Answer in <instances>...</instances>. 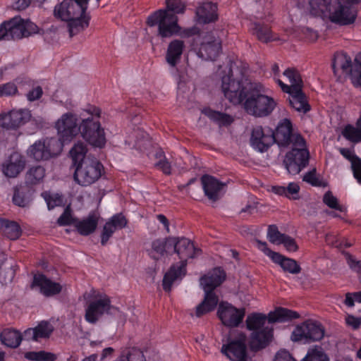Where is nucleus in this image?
<instances>
[{"instance_id":"1","label":"nucleus","mask_w":361,"mask_h":361,"mask_svg":"<svg viewBox=\"0 0 361 361\" xmlns=\"http://www.w3.org/2000/svg\"><path fill=\"white\" fill-rule=\"evenodd\" d=\"M221 90L224 96L233 104L243 103L245 111L257 118L272 114L277 106L276 100L267 94L268 89L259 82H250L243 87L241 82L232 78V70L226 66L219 73Z\"/></svg>"},{"instance_id":"2","label":"nucleus","mask_w":361,"mask_h":361,"mask_svg":"<svg viewBox=\"0 0 361 361\" xmlns=\"http://www.w3.org/2000/svg\"><path fill=\"white\" fill-rule=\"evenodd\" d=\"M280 147H290L284 158L283 165L291 175L299 173L308 164L309 152L304 138L299 134L293 133L292 123L289 119L281 120L274 133V143Z\"/></svg>"},{"instance_id":"3","label":"nucleus","mask_w":361,"mask_h":361,"mask_svg":"<svg viewBox=\"0 0 361 361\" xmlns=\"http://www.w3.org/2000/svg\"><path fill=\"white\" fill-rule=\"evenodd\" d=\"M298 317L297 312L282 307L270 312L267 316L259 312L249 314L245 324L247 329L251 331L250 348L252 350H258L265 348L272 341L273 328L266 324L267 320L269 323L282 322Z\"/></svg>"},{"instance_id":"4","label":"nucleus","mask_w":361,"mask_h":361,"mask_svg":"<svg viewBox=\"0 0 361 361\" xmlns=\"http://www.w3.org/2000/svg\"><path fill=\"white\" fill-rule=\"evenodd\" d=\"M361 0H309L308 11L316 17L339 25L353 24L357 11L353 6Z\"/></svg>"},{"instance_id":"5","label":"nucleus","mask_w":361,"mask_h":361,"mask_svg":"<svg viewBox=\"0 0 361 361\" xmlns=\"http://www.w3.org/2000/svg\"><path fill=\"white\" fill-rule=\"evenodd\" d=\"M90 1L63 0L54 6V18L66 23L70 37L77 35L88 27L91 19L87 12Z\"/></svg>"},{"instance_id":"6","label":"nucleus","mask_w":361,"mask_h":361,"mask_svg":"<svg viewBox=\"0 0 361 361\" xmlns=\"http://www.w3.org/2000/svg\"><path fill=\"white\" fill-rule=\"evenodd\" d=\"M169 245L171 247L173 248L180 262L178 265L172 266L165 274L163 279V288L166 291H170L172 284L183 279L186 273L187 260L195 257L200 252L189 239L185 238H171Z\"/></svg>"},{"instance_id":"7","label":"nucleus","mask_w":361,"mask_h":361,"mask_svg":"<svg viewBox=\"0 0 361 361\" xmlns=\"http://www.w3.org/2000/svg\"><path fill=\"white\" fill-rule=\"evenodd\" d=\"M101 110L88 106L82 110L81 137L92 147L102 149L106 143V133L99 120Z\"/></svg>"},{"instance_id":"8","label":"nucleus","mask_w":361,"mask_h":361,"mask_svg":"<svg viewBox=\"0 0 361 361\" xmlns=\"http://www.w3.org/2000/svg\"><path fill=\"white\" fill-rule=\"evenodd\" d=\"M250 339L240 330L230 332L221 348V353L230 361H252L250 355Z\"/></svg>"},{"instance_id":"9","label":"nucleus","mask_w":361,"mask_h":361,"mask_svg":"<svg viewBox=\"0 0 361 361\" xmlns=\"http://www.w3.org/2000/svg\"><path fill=\"white\" fill-rule=\"evenodd\" d=\"M39 28L36 24L20 16H15L0 25V41L20 39L37 34Z\"/></svg>"},{"instance_id":"10","label":"nucleus","mask_w":361,"mask_h":361,"mask_svg":"<svg viewBox=\"0 0 361 361\" xmlns=\"http://www.w3.org/2000/svg\"><path fill=\"white\" fill-rule=\"evenodd\" d=\"M82 114H80V121L78 116L73 113H65L55 122L54 127L57 132L58 138L62 144V149L65 145L70 143L82 132Z\"/></svg>"},{"instance_id":"11","label":"nucleus","mask_w":361,"mask_h":361,"mask_svg":"<svg viewBox=\"0 0 361 361\" xmlns=\"http://www.w3.org/2000/svg\"><path fill=\"white\" fill-rule=\"evenodd\" d=\"M150 27L157 26L158 34L162 38L171 37L180 32L176 15L167 10H159L147 18Z\"/></svg>"},{"instance_id":"12","label":"nucleus","mask_w":361,"mask_h":361,"mask_svg":"<svg viewBox=\"0 0 361 361\" xmlns=\"http://www.w3.org/2000/svg\"><path fill=\"white\" fill-rule=\"evenodd\" d=\"M103 166L94 158H87L75 166L74 180L81 186H89L97 181L102 176Z\"/></svg>"},{"instance_id":"13","label":"nucleus","mask_w":361,"mask_h":361,"mask_svg":"<svg viewBox=\"0 0 361 361\" xmlns=\"http://www.w3.org/2000/svg\"><path fill=\"white\" fill-rule=\"evenodd\" d=\"M62 150V144L56 137H50L34 142L27 149V154L36 161H42L57 156Z\"/></svg>"},{"instance_id":"14","label":"nucleus","mask_w":361,"mask_h":361,"mask_svg":"<svg viewBox=\"0 0 361 361\" xmlns=\"http://www.w3.org/2000/svg\"><path fill=\"white\" fill-rule=\"evenodd\" d=\"M192 48L200 58L213 61L220 53L221 41L212 34L198 35L194 38Z\"/></svg>"},{"instance_id":"15","label":"nucleus","mask_w":361,"mask_h":361,"mask_svg":"<svg viewBox=\"0 0 361 361\" xmlns=\"http://www.w3.org/2000/svg\"><path fill=\"white\" fill-rule=\"evenodd\" d=\"M105 313L119 315L120 311L110 305L109 297L104 294L97 295L89 302L85 308V320L90 324H95Z\"/></svg>"},{"instance_id":"16","label":"nucleus","mask_w":361,"mask_h":361,"mask_svg":"<svg viewBox=\"0 0 361 361\" xmlns=\"http://www.w3.org/2000/svg\"><path fill=\"white\" fill-rule=\"evenodd\" d=\"M324 336V329L320 323L307 320L298 325L291 334V340L309 343L320 341Z\"/></svg>"},{"instance_id":"17","label":"nucleus","mask_w":361,"mask_h":361,"mask_svg":"<svg viewBox=\"0 0 361 361\" xmlns=\"http://www.w3.org/2000/svg\"><path fill=\"white\" fill-rule=\"evenodd\" d=\"M245 313V307H236L226 301L219 302L216 312L217 317L221 324L228 328L239 326L243 322Z\"/></svg>"},{"instance_id":"18","label":"nucleus","mask_w":361,"mask_h":361,"mask_svg":"<svg viewBox=\"0 0 361 361\" xmlns=\"http://www.w3.org/2000/svg\"><path fill=\"white\" fill-rule=\"evenodd\" d=\"M334 74L341 78L343 75H351L352 82L355 86H361V65L352 71V60L346 54L340 52L334 55L332 63Z\"/></svg>"},{"instance_id":"19","label":"nucleus","mask_w":361,"mask_h":361,"mask_svg":"<svg viewBox=\"0 0 361 361\" xmlns=\"http://www.w3.org/2000/svg\"><path fill=\"white\" fill-rule=\"evenodd\" d=\"M257 247L262 250L267 257H269L273 262L279 265L282 269L292 274H299L301 268L298 262L290 258L286 257L279 252L271 250L265 242L257 240Z\"/></svg>"},{"instance_id":"20","label":"nucleus","mask_w":361,"mask_h":361,"mask_svg":"<svg viewBox=\"0 0 361 361\" xmlns=\"http://www.w3.org/2000/svg\"><path fill=\"white\" fill-rule=\"evenodd\" d=\"M274 144V132L262 126L253 128L250 137V145L255 150L264 152Z\"/></svg>"},{"instance_id":"21","label":"nucleus","mask_w":361,"mask_h":361,"mask_svg":"<svg viewBox=\"0 0 361 361\" xmlns=\"http://www.w3.org/2000/svg\"><path fill=\"white\" fill-rule=\"evenodd\" d=\"M26 159L19 152L10 154L1 165L3 174L8 178L17 177L25 168Z\"/></svg>"},{"instance_id":"22","label":"nucleus","mask_w":361,"mask_h":361,"mask_svg":"<svg viewBox=\"0 0 361 361\" xmlns=\"http://www.w3.org/2000/svg\"><path fill=\"white\" fill-rule=\"evenodd\" d=\"M128 221L121 213L116 214L109 219L103 226L101 233V243L104 245L117 231L125 228Z\"/></svg>"},{"instance_id":"23","label":"nucleus","mask_w":361,"mask_h":361,"mask_svg":"<svg viewBox=\"0 0 361 361\" xmlns=\"http://www.w3.org/2000/svg\"><path fill=\"white\" fill-rule=\"evenodd\" d=\"M32 286L38 288L40 293L47 297L56 295L62 289L60 283L50 280L43 274L35 275Z\"/></svg>"},{"instance_id":"24","label":"nucleus","mask_w":361,"mask_h":361,"mask_svg":"<svg viewBox=\"0 0 361 361\" xmlns=\"http://www.w3.org/2000/svg\"><path fill=\"white\" fill-rule=\"evenodd\" d=\"M201 182L205 195L210 200H216L224 192L225 185L212 176H203Z\"/></svg>"},{"instance_id":"25","label":"nucleus","mask_w":361,"mask_h":361,"mask_svg":"<svg viewBox=\"0 0 361 361\" xmlns=\"http://www.w3.org/2000/svg\"><path fill=\"white\" fill-rule=\"evenodd\" d=\"M99 215L96 212H91L86 217L73 221V226L77 232L82 235H88L94 233L97 227Z\"/></svg>"},{"instance_id":"26","label":"nucleus","mask_w":361,"mask_h":361,"mask_svg":"<svg viewBox=\"0 0 361 361\" xmlns=\"http://www.w3.org/2000/svg\"><path fill=\"white\" fill-rule=\"evenodd\" d=\"M225 279L224 271L220 268H214L201 277L200 285L203 290H214L224 282Z\"/></svg>"},{"instance_id":"27","label":"nucleus","mask_w":361,"mask_h":361,"mask_svg":"<svg viewBox=\"0 0 361 361\" xmlns=\"http://www.w3.org/2000/svg\"><path fill=\"white\" fill-rule=\"evenodd\" d=\"M283 75L286 77L290 85L285 84L279 78L274 76V80L281 87L283 92H290L292 90L301 89L302 87V81L300 73L293 68H288L283 72Z\"/></svg>"},{"instance_id":"28","label":"nucleus","mask_w":361,"mask_h":361,"mask_svg":"<svg viewBox=\"0 0 361 361\" xmlns=\"http://www.w3.org/2000/svg\"><path fill=\"white\" fill-rule=\"evenodd\" d=\"M250 32L264 43L276 41L279 37L271 30L270 27L264 23L252 22L249 25Z\"/></svg>"},{"instance_id":"29","label":"nucleus","mask_w":361,"mask_h":361,"mask_svg":"<svg viewBox=\"0 0 361 361\" xmlns=\"http://www.w3.org/2000/svg\"><path fill=\"white\" fill-rule=\"evenodd\" d=\"M53 331L54 327L50 323L42 322L36 327L25 330L24 337L27 340L38 341L39 339L49 338Z\"/></svg>"},{"instance_id":"30","label":"nucleus","mask_w":361,"mask_h":361,"mask_svg":"<svg viewBox=\"0 0 361 361\" xmlns=\"http://www.w3.org/2000/svg\"><path fill=\"white\" fill-rule=\"evenodd\" d=\"M183 49L184 43L179 39H174L168 45L166 53V61L171 68H175L180 62Z\"/></svg>"},{"instance_id":"31","label":"nucleus","mask_w":361,"mask_h":361,"mask_svg":"<svg viewBox=\"0 0 361 361\" xmlns=\"http://www.w3.org/2000/svg\"><path fill=\"white\" fill-rule=\"evenodd\" d=\"M286 93L289 94L288 99L290 106L295 111L305 114L310 110V106L302 88L287 92Z\"/></svg>"},{"instance_id":"32","label":"nucleus","mask_w":361,"mask_h":361,"mask_svg":"<svg viewBox=\"0 0 361 361\" xmlns=\"http://www.w3.org/2000/svg\"><path fill=\"white\" fill-rule=\"evenodd\" d=\"M196 16L200 23H209L217 19L216 4L204 2L197 8Z\"/></svg>"},{"instance_id":"33","label":"nucleus","mask_w":361,"mask_h":361,"mask_svg":"<svg viewBox=\"0 0 361 361\" xmlns=\"http://www.w3.org/2000/svg\"><path fill=\"white\" fill-rule=\"evenodd\" d=\"M204 290V300L196 307L195 315L197 317H201L202 315L214 310L219 302V298L213 290Z\"/></svg>"},{"instance_id":"34","label":"nucleus","mask_w":361,"mask_h":361,"mask_svg":"<svg viewBox=\"0 0 361 361\" xmlns=\"http://www.w3.org/2000/svg\"><path fill=\"white\" fill-rule=\"evenodd\" d=\"M271 191L276 195L286 197L289 200H296L300 197V186L297 183L295 182L289 183L287 186H271Z\"/></svg>"},{"instance_id":"35","label":"nucleus","mask_w":361,"mask_h":361,"mask_svg":"<svg viewBox=\"0 0 361 361\" xmlns=\"http://www.w3.org/2000/svg\"><path fill=\"white\" fill-rule=\"evenodd\" d=\"M340 153L351 162L353 176L357 182L361 184V159L357 157L354 151L347 148H341Z\"/></svg>"},{"instance_id":"36","label":"nucleus","mask_w":361,"mask_h":361,"mask_svg":"<svg viewBox=\"0 0 361 361\" xmlns=\"http://www.w3.org/2000/svg\"><path fill=\"white\" fill-rule=\"evenodd\" d=\"M87 147L84 142L78 141L74 144L69 154L75 167L87 158H90L87 157Z\"/></svg>"},{"instance_id":"37","label":"nucleus","mask_w":361,"mask_h":361,"mask_svg":"<svg viewBox=\"0 0 361 361\" xmlns=\"http://www.w3.org/2000/svg\"><path fill=\"white\" fill-rule=\"evenodd\" d=\"M0 228L3 234L10 240H16L19 238L21 230L18 224L0 219Z\"/></svg>"},{"instance_id":"38","label":"nucleus","mask_w":361,"mask_h":361,"mask_svg":"<svg viewBox=\"0 0 361 361\" xmlns=\"http://www.w3.org/2000/svg\"><path fill=\"white\" fill-rule=\"evenodd\" d=\"M342 135L346 140L352 142L357 143L361 142V112L355 126L347 125L343 128Z\"/></svg>"},{"instance_id":"39","label":"nucleus","mask_w":361,"mask_h":361,"mask_svg":"<svg viewBox=\"0 0 361 361\" xmlns=\"http://www.w3.org/2000/svg\"><path fill=\"white\" fill-rule=\"evenodd\" d=\"M2 343L10 348H17L21 343L22 336L18 331L5 329L1 334Z\"/></svg>"},{"instance_id":"40","label":"nucleus","mask_w":361,"mask_h":361,"mask_svg":"<svg viewBox=\"0 0 361 361\" xmlns=\"http://www.w3.org/2000/svg\"><path fill=\"white\" fill-rule=\"evenodd\" d=\"M202 112L219 126H228L233 121L230 115L214 111L209 108L204 109Z\"/></svg>"},{"instance_id":"41","label":"nucleus","mask_w":361,"mask_h":361,"mask_svg":"<svg viewBox=\"0 0 361 361\" xmlns=\"http://www.w3.org/2000/svg\"><path fill=\"white\" fill-rule=\"evenodd\" d=\"M11 111L13 118V123L11 125L13 126V130L21 127L31 120V112L28 109H21L12 110Z\"/></svg>"},{"instance_id":"42","label":"nucleus","mask_w":361,"mask_h":361,"mask_svg":"<svg viewBox=\"0 0 361 361\" xmlns=\"http://www.w3.org/2000/svg\"><path fill=\"white\" fill-rule=\"evenodd\" d=\"M169 240L170 239L166 241L161 240L153 241L152 250L149 252L150 256L155 259H158L163 257L165 252H169V250L172 248L170 247Z\"/></svg>"},{"instance_id":"43","label":"nucleus","mask_w":361,"mask_h":361,"mask_svg":"<svg viewBox=\"0 0 361 361\" xmlns=\"http://www.w3.org/2000/svg\"><path fill=\"white\" fill-rule=\"evenodd\" d=\"M301 361H329V358L321 346L315 345L308 349Z\"/></svg>"},{"instance_id":"44","label":"nucleus","mask_w":361,"mask_h":361,"mask_svg":"<svg viewBox=\"0 0 361 361\" xmlns=\"http://www.w3.org/2000/svg\"><path fill=\"white\" fill-rule=\"evenodd\" d=\"M25 357L32 361H55L56 360L55 354L43 350L27 352L25 354Z\"/></svg>"},{"instance_id":"45","label":"nucleus","mask_w":361,"mask_h":361,"mask_svg":"<svg viewBox=\"0 0 361 361\" xmlns=\"http://www.w3.org/2000/svg\"><path fill=\"white\" fill-rule=\"evenodd\" d=\"M45 175V170L40 166L30 168L26 173V180L30 184H36L41 181Z\"/></svg>"},{"instance_id":"46","label":"nucleus","mask_w":361,"mask_h":361,"mask_svg":"<svg viewBox=\"0 0 361 361\" xmlns=\"http://www.w3.org/2000/svg\"><path fill=\"white\" fill-rule=\"evenodd\" d=\"M42 196L47 202L49 209H52L56 207H59L63 204V200L62 195L58 193H51L49 192H44Z\"/></svg>"},{"instance_id":"47","label":"nucleus","mask_w":361,"mask_h":361,"mask_svg":"<svg viewBox=\"0 0 361 361\" xmlns=\"http://www.w3.org/2000/svg\"><path fill=\"white\" fill-rule=\"evenodd\" d=\"M286 234L280 233L277 226L271 225L267 231V238L273 244L281 245V240L285 238Z\"/></svg>"},{"instance_id":"48","label":"nucleus","mask_w":361,"mask_h":361,"mask_svg":"<svg viewBox=\"0 0 361 361\" xmlns=\"http://www.w3.org/2000/svg\"><path fill=\"white\" fill-rule=\"evenodd\" d=\"M323 202L330 208L335 209L340 212H344V208L338 204L337 198L334 197L330 191L324 194Z\"/></svg>"},{"instance_id":"49","label":"nucleus","mask_w":361,"mask_h":361,"mask_svg":"<svg viewBox=\"0 0 361 361\" xmlns=\"http://www.w3.org/2000/svg\"><path fill=\"white\" fill-rule=\"evenodd\" d=\"M166 9L171 13L176 15V13H181L184 12L185 5L180 0H166Z\"/></svg>"},{"instance_id":"50","label":"nucleus","mask_w":361,"mask_h":361,"mask_svg":"<svg viewBox=\"0 0 361 361\" xmlns=\"http://www.w3.org/2000/svg\"><path fill=\"white\" fill-rule=\"evenodd\" d=\"M303 180L314 186L323 185V181L317 176L315 169L305 173L303 177Z\"/></svg>"},{"instance_id":"51","label":"nucleus","mask_w":361,"mask_h":361,"mask_svg":"<svg viewBox=\"0 0 361 361\" xmlns=\"http://www.w3.org/2000/svg\"><path fill=\"white\" fill-rule=\"evenodd\" d=\"M157 157L159 158V161H157L155 165L159 169H161L165 174L171 173V165L169 161L165 159L162 152L157 153Z\"/></svg>"},{"instance_id":"52","label":"nucleus","mask_w":361,"mask_h":361,"mask_svg":"<svg viewBox=\"0 0 361 361\" xmlns=\"http://www.w3.org/2000/svg\"><path fill=\"white\" fill-rule=\"evenodd\" d=\"M17 91V87L13 82L0 85V97L11 96L15 94Z\"/></svg>"},{"instance_id":"53","label":"nucleus","mask_w":361,"mask_h":361,"mask_svg":"<svg viewBox=\"0 0 361 361\" xmlns=\"http://www.w3.org/2000/svg\"><path fill=\"white\" fill-rule=\"evenodd\" d=\"M76 219H74L72 216L71 211L69 207H67L63 213L58 219V224L60 226H66L69 224H72L73 226V221Z\"/></svg>"},{"instance_id":"54","label":"nucleus","mask_w":361,"mask_h":361,"mask_svg":"<svg viewBox=\"0 0 361 361\" xmlns=\"http://www.w3.org/2000/svg\"><path fill=\"white\" fill-rule=\"evenodd\" d=\"M12 123L13 118L11 111H9L8 113H2L0 114V127L7 130L13 129V126L11 125Z\"/></svg>"},{"instance_id":"55","label":"nucleus","mask_w":361,"mask_h":361,"mask_svg":"<svg viewBox=\"0 0 361 361\" xmlns=\"http://www.w3.org/2000/svg\"><path fill=\"white\" fill-rule=\"evenodd\" d=\"M281 245H283L288 252H296L298 250V245L295 239L287 235L281 240Z\"/></svg>"},{"instance_id":"56","label":"nucleus","mask_w":361,"mask_h":361,"mask_svg":"<svg viewBox=\"0 0 361 361\" xmlns=\"http://www.w3.org/2000/svg\"><path fill=\"white\" fill-rule=\"evenodd\" d=\"M13 202L16 205L24 207L29 204V200L22 196L18 191H16L13 197Z\"/></svg>"},{"instance_id":"57","label":"nucleus","mask_w":361,"mask_h":361,"mask_svg":"<svg viewBox=\"0 0 361 361\" xmlns=\"http://www.w3.org/2000/svg\"><path fill=\"white\" fill-rule=\"evenodd\" d=\"M274 361H296L288 352L285 350H279L274 360Z\"/></svg>"},{"instance_id":"58","label":"nucleus","mask_w":361,"mask_h":361,"mask_svg":"<svg viewBox=\"0 0 361 361\" xmlns=\"http://www.w3.org/2000/svg\"><path fill=\"white\" fill-rule=\"evenodd\" d=\"M42 93L43 92L42 87L37 86L27 93V98L29 101H35L42 97Z\"/></svg>"},{"instance_id":"59","label":"nucleus","mask_w":361,"mask_h":361,"mask_svg":"<svg viewBox=\"0 0 361 361\" xmlns=\"http://www.w3.org/2000/svg\"><path fill=\"white\" fill-rule=\"evenodd\" d=\"M31 1L32 0H15L12 4V8L16 11H23L30 5Z\"/></svg>"},{"instance_id":"60","label":"nucleus","mask_w":361,"mask_h":361,"mask_svg":"<svg viewBox=\"0 0 361 361\" xmlns=\"http://www.w3.org/2000/svg\"><path fill=\"white\" fill-rule=\"evenodd\" d=\"M345 322L348 326L353 329H357L361 324V319L355 317L352 315H347L345 317Z\"/></svg>"},{"instance_id":"61","label":"nucleus","mask_w":361,"mask_h":361,"mask_svg":"<svg viewBox=\"0 0 361 361\" xmlns=\"http://www.w3.org/2000/svg\"><path fill=\"white\" fill-rule=\"evenodd\" d=\"M326 242L328 244L331 245L332 246H335V247L342 246V243L341 242H339L338 240L336 238V237L332 234H329L326 236Z\"/></svg>"},{"instance_id":"62","label":"nucleus","mask_w":361,"mask_h":361,"mask_svg":"<svg viewBox=\"0 0 361 361\" xmlns=\"http://www.w3.org/2000/svg\"><path fill=\"white\" fill-rule=\"evenodd\" d=\"M66 93L63 90H56L53 95V99L57 102H63L66 97Z\"/></svg>"},{"instance_id":"63","label":"nucleus","mask_w":361,"mask_h":361,"mask_svg":"<svg viewBox=\"0 0 361 361\" xmlns=\"http://www.w3.org/2000/svg\"><path fill=\"white\" fill-rule=\"evenodd\" d=\"M114 348L109 347L106 348L102 350V355H101V360H105L106 357L111 356L112 353H114Z\"/></svg>"},{"instance_id":"64","label":"nucleus","mask_w":361,"mask_h":361,"mask_svg":"<svg viewBox=\"0 0 361 361\" xmlns=\"http://www.w3.org/2000/svg\"><path fill=\"white\" fill-rule=\"evenodd\" d=\"M354 302H356L353 298V294L348 293L346 294L345 299V304L348 307H353L354 305Z\"/></svg>"}]
</instances>
